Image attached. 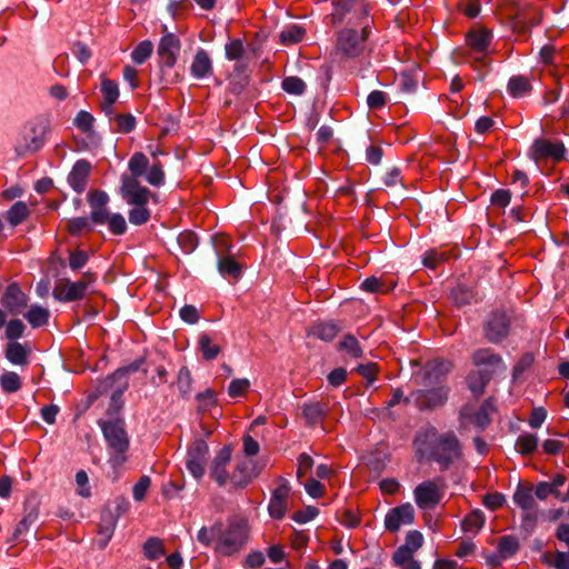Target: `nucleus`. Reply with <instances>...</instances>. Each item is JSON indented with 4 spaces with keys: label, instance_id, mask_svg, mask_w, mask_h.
<instances>
[{
    "label": "nucleus",
    "instance_id": "bf43d9fd",
    "mask_svg": "<svg viewBox=\"0 0 569 569\" xmlns=\"http://www.w3.org/2000/svg\"><path fill=\"white\" fill-rule=\"evenodd\" d=\"M76 483H77V492L79 496L83 498H88L91 496V490L89 487V478L86 471L80 470L76 475Z\"/></svg>",
    "mask_w": 569,
    "mask_h": 569
},
{
    "label": "nucleus",
    "instance_id": "473e14b6",
    "mask_svg": "<svg viewBox=\"0 0 569 569\" xmlns=\"http://www.w3.org/2000/svg\"><path fill=\"white\" fill-rule=\"evenodd\" d=\"M222 522H214L210 527H202L197 535V540L204 547H210L217 543V537L220 535Z\"/></svg>",
    "mask_w": 569,
    "mask_h": 569
},
{
    "label": "nucleus",
    "instance_id": "8fccbe9b",
    "mask_svg": "<svg viewBox=\"0 0 569 569\" xmlns=\"http://www.w3.org/2000/svg\"><path fill=\"white\" fill-rule=\"evenodd\" d=\"M447 259V252L431 249L423 254L422 262L427 268L436 269L441 261Z\"/></svg>",
    "mask_w": 569,
    "mask_h": 569
},
{
    "label": "nucleus",
    "instance_id": "c85d7f7f",
    "mask_svg": "<svg viewBox=\"0 0 569 569\" xmlns=\"http://www.w3.org/2000/svg\"><path fill=\"white\" fill-rule=\"evenodd\" d=\"M515 503L525 511L535 510L537 503L530 488L518 487L513 493Z\"/></svg>",
    "mask_w": 569,
    "mask_h": 569
},
{
    "label": "nucleus",
    "instance_id": "6e6552de",
    "mask_svg": "<svg viewBox=\"0 0 569 569\" xmlns=\"http://www.w3.org/2000/svg\"><path fill=\"white\" fill-rule=\"evenodd\" d=\"M208 453L209 447L201 439L196 440L187 452L186 467L196 479H200L204 475Z\"/></svg>",
    "mask_w": 569,
    "mask_h": 569
},
{
    "label": "nucleus",
    "instance_id": "39448f33",
    "mask_svg": "<svg viewBox=\"0 0 569 569\" xmlns=\"http://www.w3.org/2000/svg\"><path fill=\"white\" fill-rule=\"evenodd\" d=\"M248 526L243 520L229 521L227 527H221L220 535L217 537L214 551L221 556H233L238 553L247 543Z\"/></svg>",
    "mask_w": 569,
    "mask_h": 569
},
{
    "label": "nucleus",
    "instance_id": "4c0bfd02",
    "mask_svg": "<svg viewBox=\"0 0 569 569\" xmlns=\"http://www.w3.org/2000/svg\"><path fill=\"white\" fill-rule=\"evenodd\" d=\"M38 519V507L34 503L27 502L24 506V516L22 520L18 523L16 532L23 533L29 530V528L36 522Z\"/></svg>",
    "mask_w": 569,
    "mask_h": 569
},
{
    "label": "nucleus",
    "instance_id": "c756f323",
    "mask_svg": "<svg viewBox=\"0 0 569 569\" xmlns=\"http://www.w3.org/2000/svg\"><path fill=\"white\" fill-rule=\"evenodd\" d=\"M326 415V407L320 402L306 403L302 407V417L310 426L319 422Z\"/></svg>",
    "mask_w": 569,
    "mask_h": 569
},
{
    "label": "nucleus",
    "instance_id": "052dcab7",
    "mask_svg": "<svg viewBox=\"0 0 569 569\" xmlns=\"http://www.w3.org/2000/svg\"><path fill=\"white\" fill-rule=\"evenodd\" d=\"M24 332V325L19 319H13L9 321L6 328V337L10 340H16L22 337Z\"/></svg>",
    "mask_w": 569,
    "mask_h": 569
},
{
    "label": "nucleus",
    "instance_id": "c03bdc74",
    "mask_svg": "<svg viewBox=\"0 0 569 569\" xmlns=\"http://www.w3.org/2000/svg\"><path fill=\"white\" fill-rule=\"evenodd\" d=\"M153 51V44L151 41H148V40H144L142 42H140L132 51L131 53V58L132 60L138 63V64H141L143 63L147 59L150 58L151 53Z\"/></svg>",
    "mask_w": 569,
    "mask_h": 569
},
{
    "label": "nucleus",
    "instance_id": "412c9836",
    "mask_svg": "<svg viewBox=\"0 0 569 569\" xmlns=\"http://www.w3.org/2000/svg\"><path fill=\"white\" fill-rule=\"evenodd\" d=\"M436 455L437 459L446 465L452 461L455 458L459 457L460 449L456 437L452 435H447L440 438Z\"/></svg>",
    "mask_w": 569,
    "mask_h": 569
},
{
    "label": "nucleus",
    "instance_id": "a18cd8bd",
    "mask_svg": "<svg viewBox=\"0 0 569 569\" xmlns=\"http://www.w3.org/2000/svg\"><path fill=\"white\" fill-rule=\"evenodd\" d=\"M0 386L6 392H16L21 388V379L16 372L8 371L0 377Z\"/></svg>",
    "mask_w": 569,
    "mask_h": 569
},
{
    "label": "nucleus",
    "instance_id": "338daca9",
    "mask_svg": "<svg viewBox=\"0 0 569 569\" xmlns=\"http://www.w3.org/2000/svg\"><path fill=\"white\" fill-rule=\"evenodd\" d=\"M192 377L191 372L188 368L183 367L179 370L178 373V388L184 395L189 393L191 390Z\"/></svg>",
    "mask_w": 569,
    "mask_h": 569
},
{
    "label": "nucleus",
    "instance_id": "f257e3e1",
    "mask_svg": "<svg viewBox=\"0 0 569 569\" xmlns=\"http://www.w3.org/2000/svg\"><path fill=\"white\" fill-rule=\"evenodd\" d=\"M450 370V365L432 360L428 362L419 376V383L426 389L412 393L413 400L421 409H433L446 403L449 396V388L443 380Z\"/></svg>",
    "mask_w": 569,
    "mask_h": 569
},
{
    "label": "nucleus",
    "instance_id": "2eb2a0df",
    "mask_svg": "<svg viewBox=\"0 0 569 569\" xmlns=\"http://www.w3.org/2000/svg\"><path fill=\"white\" fill-rule=\"evenodd\" d=\"M180 50V41L172 33L163 36L159 42L158 54L161 63L168 68H172L177 61Z\"/></svg>",
    "mask_w": 569,
    "mask_h": 569
},
{
    "label": "nucleus",
    "instance_id": "69168bd1",
    "mask_svg": "<svg viewBox=\"0 0 569 569\" xmlns=\"http://www.w3.org/2000/svg\"><path fill=\"white\" fill-rule=\"evenodd\" d=\"M213 246L219 257L229 253L231 248L230 239L227 234H216L213 237Z\"/></svg>",
    "mask_w": 569,
    "mask_h": 569
},
{
    "label": "nucleus",
    "instance_id": "ea45409f",
    "mask_svg": "<svg viewBox=\"0 0 569 569\" xmlns=\"http://www.w3.org/2000/svg\"><path fill=\"white\" fill-rule=\"evenodd\" d=\"M144 556L150 560H157L164 555L163 541L159 538H149L143 545Z\"/></svg>",
    "mask_w": 569,
    "mask_h": 569
},
{
    "label": "nucleus",
    "instance_id": "680f3d73",
    "mask_svg": "<svg viewBox=\"0 0 569 569\" xmlns=\"http://www.w3.org/2000/svg\"><path fill=\"white\" fill-rule=\"evenodd\" d=\"M361 289H363L365 291H368V292H380V293H385V292H388V288L381 282L380 279L376 278V277H370V278H367L362 283H361Z\"/></svg>",
    "mask_w": 569,
    "mask_h": 569
},
{
    "label": "nucleus",
    "instance_id": "5fc2aeb1",
    "mask_svg": "<svg viewBox=\"0 0 569 569\" xmlns=\"http://www.w3.org/2000/svg\"><path fill=\"white\" fill-rule=\"evenodd\" d=\"M244 54L243 43L239 39L231 40L226 44V57L229 60H239Z\"/></svg>",
    "mask_w": 569,
    "mask_h": 569
},
{
    "label": "nucleus",
    "instance_id": "7c9ffc66",
    "mask_svg": "<svg viewBox=\"0 0 569 569\" xmlns=\"http://www.w3.org/2000/svg\"><path fill=\"white\" fill-rule=\"evenodd\" d=\"M338 350L347 356L358 359L362 357V349L357 338L352 335H346L338 343Z\"/></svg>",
    "mask_w": 569,
    "mask_h": 569
},
{
    "label": "nucleus",
    "instance_id": "72a5a7b5",
    "mask_svg": "<svg viewBox=\"0 0 569 569\" xmlns=\"http://www.w3.org/2000/svg\"><path fill=\"white\" fill-rule=\"evenodd\" d=\"M218 269L222 276L240 277L242 267L229 254L219 257Z\"/></svg>",
    "mask_w": 569,
    "mask_h": 569
},
{
    "label": "nucleus",
    "instance_id": "49530a36",
    "mask_svg": "<svg viewBox=\"0 0 569 569\" xmlns=\"http://www.w3.org/2000/svg\"><path fill=\"white\" fill-rule=\"evenodd\" d=\"M146 180L151 186H162L164 182V171L160 162H153V164L146 172Z\"/></svg>",
    "mask_w": 569,
    "mask_h": 569
},
{
    "label": "nucleus",
    "instance_id": "3c124183",
    "mask_svg": "<svg viewBox=\"0 0 569 569\" xmlns=\"http://www.w3.org/2000/svg\"><path fill=\"white\" fill-rule=\"evenodd\" d=\"M116 130L118 132L128 133L131 132L136 127V118L130 114H118L114 118Z\"/></svg>",
    "mask_w": 569,
    "mask_h": 569
},
{
    "label": "nucleus",
    "instance_id": "f03ea898",
    "mask_svg": "<svg viewBox=\"0 0 569 569\" xmlns=\"http://www.w3.org/2000/svg\"><path fill=\"white\" fill-rule=\"evenodd\" d=\"M50 131V119L46 114H38L28 120L20 129L14 149L18 154L24 156L39 151L47 140Z\"/></svg>",
    "mask_w": 569,
    "mask_h": 569
},
{
    "label": "nucleus",
    "instance_id": "a211bd4d",
    "mask_svg": "<svg viewBox=\"0 0 569 569\" xmlns=\"http://www.w3.org/2000/svg\"><path fill=\"white\" fill-rule=\"evenodd\" d=\"M466 40L468 47L483 58L490 47L492 34L488 29L475 28L468 32Z\"/></svg>",
    "mask_w": 569,
    "mask_h": 569
},
{
    "label": "nucleus",
    "instance_id": "37998d69",
    "mask_svg": "<svg viewBox=\"0 0 569 569\" xmlns=\"http://www.w3.org/2000/svg\"><path fill=\"white\" fill-rule=\"evenodd\" d=\"M538 446V437L532 433H526L520 436L516 441V449L522 455L532 453Z\"/></svg>",
    "mask_w": 569,
    "mask_h": 569
},
{
    "label": "nucleus",
    "instance_id": "20e7f679",
    "mask_svg": "<svg viewBox=\"0 0 569 569\" xmlns=\"http://www.w3.org/2000/svg\"><path fill=\"white\" fill-rule=\"evenodd\" d=\"M103 437L111 450L110 463L113 467L122 466L127 461L126 452L129 449V437L124 428V421L116 419L112 421H99Z\"/></svg>",
    "mask_w": 569,
    "mask_h": 569
},
{
    "label": "nucleus",
    "instance_id": "2f4dec72",
    "mask_svg": "<svg viewBox=\"0 0 569 569\" xmlns=\"http://www.w3.org/2000/svg\"><path fill=\"white\" fill-rule=\"evenodd\" d=\"M305 36H306V30L300 26L293 24V26H289V27L284 28L280 32L279 38H280V42L283 46H291V44L301 42L303 40Z\"/></svg>",
    "mask_w": 569,
    "mask_h": 569
},
{
    "label": "nucleus",
    "instance_id": "4d7b16f0",
    "mask_svg": "<svg viewBox=\"0 0 569 569\" xmlns=\"http://www.w3.org/2000/svg\"><path fill=\"white\" fill-rule=\"evenodd\" d=\"M549 555L546 553L543 555V561L549 565V566H553L555 568L557 569H569V552L566 553V552H562V551H557L555 553V559L553 560H550L549 559Z\"/></svg>",
    "mask_w": 569,
    "mask_h": 569
},
{
    "label": "nucleus",
    "instance_id": "ddd939ff",
    "mask_svg": "<svg viewBox=\"0 0 569 569\" xmlns=\"http://www.w3.org/2000/svg\"><path fill=\"white\" fill-rule=\"evenodd\" d=\"M415 520L413 507L407 502L392 508L385 517V527L391 532L398 531L401 526L412 523Z\"/></svg>",
    "mask_w": 569,
    "mask_h": 569
},
{
    "label": "nucleus",
    "instance_id": "6ab92c4d",
    "mask_svg": "<svg viewBox=\"0 0 569 569\" xmlns=\"http://www.w3.org/2000/svg\"><path fill=\"white\" fill-rule=\"evenodd\" d=\"M90 171L91 164L89 161L79 160L74 163L71 172L68 176V181L76 192L81 193L84 191Z\"/></svg>",
    "mask_w": 569,
    "mask_h": 569
},
{
    "label": "nucleus",
    "instance_id": "09e8293b",
    "mask_svg": "<svg viewBox=\"0 0 569 569\" xmlns=\"http://www.w3.org/2000/svg\"><path fill=\"white\" fill-rule=\"evenodd\" d=\"M282 89L291 94H302L306 89V83L298 77H287L282 81Z\"/></svg>",
    "mask_w": 569,
    "mask_h": 569
},
{
    "label": "nucleus",
    "instance_id": "bb28decb",
    "mask_svg": "<svg viewBox=\"0 0 569 569\" xmlns=\"http://www.w3.org/2000/svg\"><path fill=\"white\" fill-rule=\"evenodd\" d=\"M30 214L28 204L23 201L14 202L6 212V219L11 227L22 223Z\"/></svg>",
    "mask_w": 569,
    "mask_h": 569
},
{
    "label": "nucleus",
    "instance_id": "4468645a",
    "mask_svg": "<svg viewBox=\"0 0 569 569\" xmlns=\"http://www.w3.org/2000/svg\"><path fill=\"white\" fill-rule=\"evenodd\" d=\"M230 460L231 449L229 447H223L217 452L210 465V478L213 479L220 487L226 486L230 481V475L227 470Z\"/></svg>",
    "mask_w": 569,
    "mask_h": 569
},
{
    "label": "nucleus",
    "instance_id": "0e129e2a",
    "mask_svg": "<svg viewBox=\"0 0 569 569\" xmlns=\"http://www.w3.org/2000/svg\"><path fill=\"white\" fill-rule=\"evenodd\" d=\"M423 543V536L417 530H411L406 536L405 547L416 552Z\"/></svg>",
    "mask_w": 569,
    "mask_h": 569
},
{
    "label": "nucleus",
    "instance_id": "423d86ee",
    "mask_svg": "<svg viewBox=\"0 0 569 569\" xmlns=\"http://www.w3.org/2000/svg\"><path fill=\"white\" fill-rule=\"evenodd\" d=\"M97 277L93 272L87 271L78 281H70L68 279L59 280L52 291L56 300L62 302H70L80 300L84 297L88 288L96 281Z\"/></svg>",
    "mask_w": 569,
    "mask_h": 569
},
{
    "label": "nucleus",
    "instance_id": "f3484780",
    "mask_svg": "<svg viewBox=\"0 0 569 569\" xmlns=\"http://www.w3.org/2000/svg\"><path fill=\"white\" fill-rule=\"evenodd\" d=\"M1 303L13 315L20 313L28 305V297L21 291L17 283L8 286L2 296Z\"/></svg>",
    "mask_w": 569,
    "mask_h": 569
},
{
    "label": "nucleus",
    "instance_id": "79ce46f5",
    "mask_svg": "<svg viewBox=\"0 0 569 569\" xmlns=\"http://www.w3.org/2000/svg\"><path fill=\"white\" fill-rule=\"evenodd\" d=\"M485 516L480 510L470 512L462 522V529L467 532H477L485 525Z\"/></svg>",
    "mask_w": 569,
    "mask_h": 569
},
{
    "label": "nucleus",
    "instance_id": "13d9d810",
    "mask_svg": "<svg viewBox=\"0 0 569 569\" xmlns=\"http://www.w3.org/2000/svg\"><path fill=\"white\" fill-rule=\"evenodd\" d=\"M93 122L94 118L89 112L83 110L78 112L77 117L74 118V124L77 128L86 133L92 130Z\"/></svg>",
    "mask_w": 569,
    "mask_h": 569
},
{
    "label": "nucleus",
    "instance_id": "9d476101",
    "mask_svg": "<svg viewBox=\"0 0 569 569\" xmlns=\"http://www.w3.org/2000/svg\"><path fill=\"white\" fill-rule=\"evenodd\" d=\"M291 487L284 479H280L277 487L272 490L268 511L271 518L282 519L289 507V496Z\"/></svg>",
    "mask_w": 569,
    "mask_h": 569
},
{
    "label": "nucleus",
    "instance_id": "0eeeda50",
    "mask_svg": "<svg viewBox=\"0 0 569 569\" xmlns=\"http://www.w3.org/2000/svg\"><path fill=\"white\" fill-rule=\"evenodd\" d=\"M367 38V26L361 27L360 30L346 28L338 36L337 50L346 57H357L362 52Z\"/></svg>",
    "mask_w": 569,
    "mask_h": 569
},
{
    "label": "nucleus",
    "instance_id": "1a4fd4ad",
    "mask_svg": "<svg viewBox=\"0 0 569 569\" xmlns=\"http://www.w3.org/2000/svg\"><path fill=\"white\" fill-rule=\"evenodd\" d=\"M413 496L420 509H432L441 501L443 490L436 481L427 480L416 487Z\"/></svg>",
    "mask_w": 569,
    "mask_h": 569
},
{
    "label": "nucleus",
    "instance_id": "e433bc0d",
    "mask_svg": "<svg viewBox=\"0 0 569 569\" xmlns=\"http://www.w3.org/2000/svg\"><path fill=\"white\" fill-rule=\"evenodd\" d=\"M339 328L333 322H319L316 323L312 329L311 333L325 341H331L338 333Z\"/></svg>",
    "mask_w": 569,
    "mask_h": 569
},
{
    "label": "nucleus",
    "instance_id": "58836bf2",
    "mask_svg": "<svg viewBox=\"0 0 569 569\" xmlns=\"http://www.w3.org/2000/svg\"><path fill=\"white\" fill-rule=\"evenodd\" d=\"M116 526L117 517L109 510L103 511L99 523V533L104 537V543L112 537Z\"/></svg>",
    "mask_w": 569,
    "mask_h": 569
},
{
    "label": "nucleus",
    "instance_id": "f8f14e48",
    "mask_svg": "<svg viewBox=\"0 0 569 569\" xmlns=\"http://www.w3.org/2000/svg\"><path fill=\"white\" fill-rule=\"evenodd\" d=\"M509 325L505 312H492L485 323L486 338L492 343H499L509 335Z\"/></svg>",
    "mask_w": 569,
    "mask_h": 569
},
{
    "label": "nucleus",
    "instance_id": "a19ab883",
    "mask_svg": "<svg viewBox=\"0 0 569 569\" xmlns=\"http://www.w3.org/2000/svg\"><path fill=\"white\" fill-rule=\"evenodd\" d=\"M199 347L202 352V357L206 360H212L217 358L221 351L220 347L213 343L212 339L206 333H202L199 337Z\"/></svg>",
    "mask_w": 569,
    "mask_h": 569
},
{
    "label": "nucleus",
    "instance_id": "603ef678",
    "mask_svg": "<svg viewBox=\"0 0 569 569\" xmlns=\"http://www.w3.org/2000/svg\"><path fill=\"white\" fill-rule=\"evenodd\" d=\"M106 224L117 236L123 234L127 231V222L121 213H112Z\"/></svg>",
    "mask_w": 569,
    "mask_h": 569
},
{
    "label": "nucleus",
    "instance_id": "393cba45",
    "mask_svg": "<svg viewBox=\"0 0 569 569\" xmlns=\"http://www.w3.org/2000/svg\"><path fill=\"white\" fill-rule=\"evenodd\" d=\"M490 379L491 373L488 370H472L467 378L468 387L473 395L480 396L483 393L485 388Z\"/></svg>",
    "mask_w": 569,
    "mask_h": 569
},
{
    "label": "nucleus",
    "instance_id": "dca6fc26",
    "mask_svg": "<svg viewBox=\"0 0 569 569\" xmlns=\"http://www.w3.org/2000/svg\"><path fill=\"white\" fill-rule=\"evenodd\" d=\"M257 472L253 462L249 459H241L236 463L233 472L230 475V483L233 488H243L248 486Z\"/></svg>",
    "mask_w": 569,
    "mask_h": 569
},
{
    "label": "nucleus",
    "instance_id": "7ed1b4c3",
    "mask_svg": "<svg viewBox=\"0 0 569 569\" xmlns=\"http://www.w3.org/2000/svg\"><path fill=\"white\" fill-rule=\"evenodd\" d=\"M120 194L128 204L133 206L129 211L130 223L134 226L147 223L151 217V212L147 208L149 199L151 198V191L141 186V183L127 179L126 186L120 187Z\"/></svg>",
    "mask_w": 569,
    "mask_h": 569
},
{
    "label": "nucleus",
    "instance_id": "aec40b11",
    "mask_svg": "<svg viewBox=\"0 0 569 569\" xmlns=\"http://www.w3.org/2000/svg\"><path fill=\"white\" fill-rule=\"evenodd\" d=\"M472 361L476 367H488V371L492 375L501 369L506 370L502 358L490 349H479L472 355Z\"/></svg>",
    "mask_w": 569,
    "mask_h": 569
},
{
    "label": "nucleus",
    "instance_id": "b1692460",
    "mask_svg": "<svg viewBox=\"0 0 569 569\" xmlns=\"http://www.w3.org/2000/svg\"><path fill=\"white\" fill-rule=\"evenodd\" d=\"M101 93L103 97L102 109L109 113L112 109L113 103L119 98L118 83L106 77L101 78Z\"/></svg>",
    "mask_w": 569,
    "mask_h": 569
},
{
    "label": "nucleus",
    "instance_id": "e2e57ef3",
    "mask_svg": "<svg viewBox=\"0 0 569 569\" xmlns=\"http://www.w3.org/2000/svg\"><path fill=\"white\" fill-rule=\"evenodd\" d=\"M387 93L380 90H373L367 98V103L370 109H380L387 103Z\"/></svg>",
    "mask_w": 569,
    "mask_h": 569
},
{
    "label": "nucleus",
    "instance_id": "f704fd0d",
    "mask_svg": "<svg viewBox=\"0 0 569 569\" xmlns=\"http://www.w3.org/2000/svg\"><path fill=\"white\" fill-rule=\"evenodd\" d=\"M49 317V310L40 306H32L30 310L24 315V318L33 328L47 325Z\"/></svg>",
    "mask_w": 569,
    "mask_h": 569
},
{
    "label": "nucleus",
    "instance_id": "5701e85b",
    "mask_svg": "<svg viewBox=\"0 0 569 569\" xmlns=\"http://www.w3.org/2000/svg\"><path fill=\"white\" fill-rule=\"evenodd\" d=\"M190 71L197 79H202L212 73V62L204 50L200 49L197 51L191 62Z\"/></svg>",
    "mask_w": 569,
    "mask_h": 569
},
{
    "label": "nucleus",
    "instance_id": "9b49d317",
    "mask_svg": "<svg viewBox=\"0 0 569 569\" xmlns=\"http://www.w3.org/2000/svg\"><path fill=\"white\" fill-rule=\"evenodd\" d=\"M565 147L561 142L548 139H538L530 149V157L538 162L543 159H551L556 162L563 159Z\"/></svg>",
    "mask_w": 569,
    "mask_h": 569
},
{
    "label": "nucleus",
    "instance_id": "a878e982",
    "mask_svg": "<svg viewBox=\"0 0 569 569\" xmlns=\"http://www.w3.org/2000/svg\"><path fill=\"white\" fill-rule=\"evenodd\" d=\"M29 353H30V350L28 349L27 346L21 345L19 342H11L7 347L6 358L12 365L27 366Z\"/></svg>",
    "mask_w": 569,
    "mask_h": 569
},
{
    "label": "nucleus",
    "instance_id": "c9c22d12",
    "mask_svg": "<svg viewBox=\"0 0 569 569\" xmlns=\"http://www.w3.org/2000/svg\"><path fill=\"white\" fill-rule=\"evenodd\" d=\"M519 547V540L515 536H502L498 541V551L503 559L515 556Z\"/></svg>",
    "mask_w": 569,
    "mask_h": 569
},
{
    "label": "nucleus",
    "instance_id": "de8ad7c7",
    "mask_svg": "<svg viewBox=\"0 0 569 569\" xmlns=\"http://www.w3.org/2000/svg\"><path fill=\"white\" fill-rule=\"evenodd\" d=\"M250 385L246 378L233 379L228 387V395L231 398L242 397L248 392Z\"/></svg>",
    "mask_w": 569,
    "mask_h": 569
},
{
    "label": "nucleus",
    "instance_id": "cd10ccee",
    "mask_svg": "<svg viewBox=\"0 0 569 569\" xmlns=\"http://www.w3.org/2000/svg\"><path fill=\"white\" fill-rule=\"evenodd\" d=\"M532 90L531 82L523 76L511 77L508 82V91L513 98H520Z\"/></svg>",
    "mask_w": 569,
    "mask_h": 569
},
{
    "label": "nucleus",
    "instance_id": "864d4df0",
    "mask_svg": "<svg viewBox=\"0 0 569 569\" xmlns=\"http://www.w3.org/2000/svg\"><path fill=\"white\" fill-rule=\"evenodd\" d=\"M89 260V254L83 250H74L69 254V267L73 270L82 269Z\"/></svg>",
    "mask_w": 569,
    "mask_h": 569
},
{
    "label": "nucleus",
    "instance_id": "6e6d98bb",
    "mask_svg": "<svg viewBox=\"0 0 569 569\" xmlns=\"http://www.w3.org/2000/svg\"><path fill=\"white\" fill-rule=\"evenodd\" d=\"M151 485V479L149 476H142L138 480V482L132 488L133 499L136 501H142L146 497L147 491Z\"/></svg>",
    "mask_w": 569,
    "mask_h": 569
},
{
    "label": "nucleus",
    "instance_id": "774afa93",
    "mask_svg": "<svg viewBox=\"0 0 569 569\" xmlns=\"http://www.w3.org/2000/svg\"><path fill=\"white\" fill-rule=\"evenodd\" d=\"M535 361L532 353H525L513 368V378H519L526 370H528Z\"/></svg>",
    "mask_w": 569,
    "mask_h": 569
},
{
    "label": "nucleus",
    "instance_id": "4be33fe9",
    "mask_svg": "<svg viewBox=\"0 0 569 569\" xmlns=\"http://www.w3.org/2000/svg\"><path fill=\"white\" fill-rule=\"evenodd\" d=\"M149 160L142 152H136L131 156L128 162V169L130 173H124L121 177V187L126 186V180L131 179L137 183H140L139 178L146 173Z\"/></svg>",
    "mask_w": 569,
    "mask_h": 569
}]
</instances>
